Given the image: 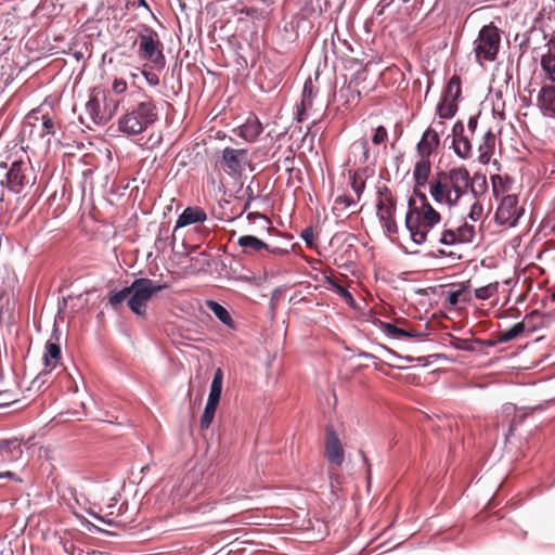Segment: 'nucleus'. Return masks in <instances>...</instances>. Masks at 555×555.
<instances>
[{"instance_id":"25","label":"nucleus","mask_w":555,"mask_h":555,"mask_svg":"<svg viewBox=\"0 0 555 555\" xmlns=\"http://www.w3.org/2000/svg\"><path fill=\"white\" fill-rule=\"evenodd\" d=\"M253 499L247 494L235 493L233 495H227L220 500V502H224L228 504H235L232 512L233 514L241 513L243 511L251 508L250 502Z\"/></svg>"},{"instance_id":"58","label":"nucleus","mask_w":555,"mask_h":555,"mask_svg":"<svg viewBox=\"0 0 555 555\" xmlns=\"http://www.w3.org/2000/svg\"><path fill=\"white\" fill-rule=\"evenodd\" d=\"M139 5L144 7L145 9L149 10V5L145 0H139Z\"/></svg>"},{"instance_id":"10","label":"nucleus","mask_w":555,"mask_h":555,"mask_svg":"<svg viewBox=\"0 0 555 555\" xmlns=\"http://www.w3.org/2000/svg\"><path fill=\"white\" fill-rule=\"evenodd\" d=\"M249 164V152L246 149L225 147L222 151L220 166L229 176H241Z\"/></svg>"},{"instance_id":"62","label":"nucleus","mask_w":555,"mask_h":555,"mask_svg":"<svg viewBox=\"0 0 555 555\" xmlns=\"http://www.w3.org/2000/svg\"><path fill=\"white\" fill-rule=\"evenodd\" d=\"M248 489L249 488H243V492L248 493L249 492Z\"/></svg>"},{"instance_id":"9","label":"nucleus","mask_w":555,"mask_h":555,"mask_svg":"<svg viewBox=\"0 0 555 555\" xmlns=\"http://www.w3.org/2000/svg\"><path fill=\"white\" fill-rule=\"evenodd\" d=\"M36 183L34 168L28 162L15 160L7 172V188L13 193H21L26 186Z\"/></svg>"},{"instance_id":"20","label":"nucleus","mask_w":555,"mask_h":555,"mask_svg":"<svg viewBox=\"0 0 555 555\" xmlns=\"http://www.w3.org/2000/svg\"><path fill=\"white\" fill-rule=\"evenodd\" d=\"M538 104L544 114H555V81L541 88Z\"/></svg>"},{"instance_id":"43","label":"nucleus","mask_w":555,"mask_h":555,"mask_svg":"<svg viewBox=\"0 0 555 555\" xmlns=\"http://www.w3.org/2000/svg\"><path fill=\"white\" fill-rule=\"evenodd\" d=\"M128 85L122 78H115L112 83V90L116 94H122L127 91Z\"/></svg>"},{"instance_id":"56","label":"nucleus","mask_w":555,"mask_h":555,"mask_svg":"<svg viewBox=\"0 0 555 555\" xmlns=\"http://www.w3.org/2000/svg\"><path fill=\"white\" fill-rule=\"evenodd\" d=\"M496 344H501L500 341H498V335L495 336V339L494 340H488L486 341V345L488 346H495Z\"/></svg>"},{"instance_id":"63","label":"nucleus","mask_w":555,"mask_h":555,"mask_svg":"<svg viewBox=\"0 0 555 555\" xmlns=\"http://www.w3.org/2000/svg\"><path fill=\"white\" fill-rule=\"evenodd\" d=\"M411 0H403V2H410Z\"/></svg>"},{"instance_id":"38","label":"nucleus","mask_w":555,"mask_h":555,"mask_svg":"<svg viewBox=\"0 0 555 555\" xmlns=\"http://www.w3.org/2000/svg\"><path fill=\"white\" fill-rule=\"evenodd\" d=\"M330 284L333 286V289L340 296L344 298L345 301L351 304L353 302V297L351 295V293L345 288L343 285H340L339 283H337L336 281H333L331 280L330 281Z\"/></svg>"},{"instance_id":"14","label":"nucleus","mask_w":555,"mask_h":555,"mask_svg":"<svg viewBox=\"0 0 555 555\" xmlns=\"http://www.w3.org/2000/svg\"><path fill=\"white\" fill-rule=\"evenodd\" d=\"M325 456L330 463L340 465L344 462V449L333 428L326 431Z\"/></svg>"},{"instance_id":"42","label":"nucleus","mask_w":555,"mask_h":555,"mask_svg":"<svg viewBox=\"0 0 555 555\" xmlns=\"http://www.w3.org/2000/svg\"><path fill=\"white\" fill-rule=\"evenodd\" d=\"M141 74L147 81V83L152 87H156L159 85V77L156 73L152 72V68L149 70L146 69V65H144L143 69L141 70Z\"/></svg>"},{"instance_id":"44","label":"nucleus","mask_w":555,"mask_h":555,"mask_svg":"<svg viewBox=\"0 0 555 555\" xmlns=\"http://www.w3.org/2000/svg\"><path fill=\"white\" fill-rule=\"evenodd\" d=\"M468 287L462 284L461 288L455 292H450L448 295V301L450 305L455 306L460 301V297Z\"/></svg>"},{"instance_id":"48","label":"nucleus","mask_w":555,"mask_h":555,"mask_svg":"<svg viewBox=\"0 0 555 555\" xmlns=\"http://www.w3.org/2000/svg\"><path fill=\"white\" fill-rule=\"evenodd\" d=\"M546 52L542 55V57H550L555 60V36H553L547 44H546Z\"/></svg>"},{"instance_id":"21","label":"nucleus","mask_w":555,"mask_h":555,"mask_svg":"<svg viewBox=\"0 0 555 555\" xmlns=\"http://www.w3.org/2000/svg\"><path fill=\"white\" fill-rule=\"evenodd\" d=\"M61 358L60 345L48 340L43 353L44 373L53 371L60 364Z\"/></svg>"},{"instance_id":"39","label":"nucleus","mask_w":555,"mask_h":555,"mask_svg":"<svg viewBox=\"0 0 555 555\" xmlns=\"http://www.w3.org/2000/svg\"><path fill=\"white\" fill-rule=\"evenodd\" d=\"M483 212V207L479 199H475V202L472 204L468 217L473 221H478L481 219Z\"/></svg>"},{"instance_id":"41","label":"nucleus","mask_w":555,"mask_h":555,"mask_svg":"<svg viewBox=\"0 0 555 555\" xmlns=\"http://www.w3.org/2000/svg\"><path fill=\"white\" fill-rule=\"evenodd\" d=\"M439 242L444 245H453L459 243L456 233L454 230H444L439 238Z\"/></svg>"},{"instance_id":"24","label":"nucleus","mask_w":555,"mask_h":555,"mask_svg":"<svg viewBox=\"0 0 555 555\" xmlns=\"http://www.w3.org/2000/svg\"><path fill=\"white\" fill-rule=\"evenodd\" d=\"M0 454L3 459H20L23 454L20 440L15 438L0 440Z\"/></svg>"},{"instance_id":"29","label":"nucleus","mask_w":555,"mask_h":555,"mask_svg":"<svg viewBox=\"0 0 555 555\" xmlns=\"http://www.w3.org/2000/svg\"><path fill=\"white\" fill-rule=\"evenodd\" d=\"M206 306L223 324H232V318L223 306H221L215 300H207Z\"/></svg>"},{"instance_id":"61","label":"nucleus","mask_w":555,"mask_h":555,"mask_svg":"<svg viewBox=\"0 0 555 555\" xmlns=\"http://www.w3.org/2000/svg\"><path fill=\"white\" fill-rule=\"evenodd\" d=\"M362 457H363L364 463H366L367 459H366V456L363 453H362Z\"/></svg>"},{"instance_id":"23","label":"nucleus","mask_w":555,"mask_h":555,"mask_svg":"<svg viewBox=\"0 0 555 555\" xmlns=\"http://www.w3.org/2000/svg\"><path fill=\"white\" fill-rule=\"evenodd\" d=\"M468 190L475 199L482 197L488 191V182L486 175L476 172L473 177L468 173Z\"/></svg>"},{"instance_id":"11","label":"nucleus","mask_w":555,"mask_h":555,"mask_svg":"<svg viewBox=\"0 0 555 555\" xmlns=\"http://www.w3.org/2000/svg\"><path fill=\"white\" fill-rule=\"evenodd\" d=\"M521 215L518 207V198L516 195H505L502 197L500 205L495 211V221L501 225L514 227Z\"/></svg>"},{"instance_id":"3","label":"nucleus","mask_w":555,"mask_h":555,"mask_svg":"<svg viewBox=\"0 0 555 555\" xmlns=\"http://www.w3.org/2000/svg\"><path fill=\"white\" fill-rule=\"evenodd\" d=\"M421 205L411 197L405 215V228L411 240L421 245L427 241L429 232L441 222V215L431 206L424 193H420Z\"/></svg>"},{"instance_id":"47","label":"nucleus","mask_w":555,"mask_h":555,"mask_svg":"<svg viewBox=\"0 0 555 555\" xmlns=\"http://www.w3.org/2000/svg\"><path fill=\"white\" fill-rule=\"evenodd\" d=\"M5 478L12 482H24V480L11 470L0 472V479Z\"/></svg>"},{"instance_id":"57","label":"nucleus","mask_w":555,"mask_h":555,"mask_svg":"<svg viewBox=\"0 0 555 555\" xmlns=\"http://www.w3.org/2000/svg\"><path fill=\"white\" fill-rule=\"evenodd\" d=\"M332 489V493L334 495H338V491H341L344 488L343 487H339V488H331Z\"/></svg>"},{"instance_id":"34","label":"nucleus","mask_w":555,"mask_h":555,"mask_svg":"<svg viewBox=\"0 0 555 555\" xmlns=\"http://www.w3.org/2000/svg\"><path fill=\"white\" fill-rule=\"evenodd\" d=\"M459 243H470L475 236V228L472 224L464 223L454 230Z\"/></svg>"},{"instance_id":"64","label":"nucleus","mask_w":555,"mask_h":555,"mask_svg":"<svg viewBox=\"0 0 555 555\" xmlns=\"http://www.w3.org/2000/svg\"><path fill=\"white\" fill-rule=\"evenodd\" d=\"M553 298H555V294H553Z\"/></svg>"},{"instance_id":"31","label":"nucleus","mask_w":555,"mask_h":555,"mask_svg":"<svg viewBox=\"0 0 555 555\" xmlns=\"http://www.w3.org/2000/svg\"><path fill=\"white\" fill-rule=\"evenodd\" d=\"M382 328L387 335L396 338H413L420 336L417 333L405 331L391 323H383Z\"/></svg>"},{"instance_id":"60","label":"nucleus","mask_w":555,"mask_h":555,"mask_svg":"<svg viewBox=\"0 0 555 555\" xmlns=\"http://www.w3.org/2000/svg\"><path fill=\"white\" fill-rule=\"evenodd\" d=\"M439 253L443 256H451L452 253H447L446 250H439Z\"/></svg>"},{"instance_id":"59","label":"nucleus","mask_w":555,"mask_h":555,"mask_svg":"<svg viewBox=\"0 0 555 555\" xmlns=\"http://www.w3.org/2000/svg\"><path fill=\"white\" fill-rule=\"evenodd\" d=\"M367 486L371 485V468L367 469V477H366Z\"/></svg>"},{"instance_id":"55","label":"nucleus","mask_w":555,"mask_h":555,"mask_svg":"<svg viewBox=\"0 0 555 555\" xmlns=\"http://www.w3.org/2000/svg\"><path fill=\"white\" fill-rule=\"evenodd\" d=\"M488 505L489 506H495L496 505V495H495V493L490 498V500L488 502Z\"/></svg>"},{"instance_id":"7","label":"nucleus","mask_w":555,"mask_h":555,"mask_svg":"<svg viewBox=\"0 0 555 555\" xmlns=\"http://www.w3.org/2000/svg\"><path fill=\"white\" fill-rule=\"evenodd\" d=\"M501 43L499 28L491 22L485 25L474 42V52L478 62H492L496 59Z\"/></svg>"},{"instance_id":"4","label":"nucleus","mask_w":555,"mask_h":555,"mask_svg":"<svg viewBox=\"0 0 555 555\" xmlns=\"http://www.w3.org/2000/svg\"><path fill=\"white\" fill-rule=\"evenodd\" d=\"M158 113L154 100L143 94V100L127 108L119 118L118 128L129 135L140 134L155 124Z\"/></svg>"},{"instance_id":"17","label":"nucleus","mask_w":555,"mask_h":555,"mask_svg":"<svg viewBox=\"0 0 555 555\" xmlns=\"http://www.w3.org/2000/svg\"><path fill=\"white\" fill-rule=\"evenodd\" d=\"M207 219V214L201 207H186L176 222V229L194 223H202Z\"/></svg>"},{"instance_id":"36","label":"nucleus","mask_w":555,"mask_h":555,"mask_svg":"<svg viewBox=\"0 0 555 555\" xmlns=\"http://www.w3.org/2000/svg\"><path fill=\"white\" fill-rule=\"evenodd\" d=\"M350 184L354 193L357 194L358 198H360L361 194L363 193L365 189V180L362 178V176L358 172H353L350 176Z\"/></svg>"},{"instance_id":"40","label":"nucleus","mask_w":555,"mask_h":555,"mask_svg":"<svg viewBox=\"0 0 555 555\" xmlns=\"http://www.w3.org/2000/svg\"><path fill=\"white\" fill-rule=\"evenodd\" d=\"M388 139V132L384 126H378L375 129V132L372 137V142L376 145H379L384 142H386Z\"/></svg>"},{"instance_id":"45","label":"nucleus","mask_w":555,"mask_h":555,"mask_svg":"<svg viewBox=\"0 0 555 555\" xmlns=\"http://www.w3.org/2000/svg\"><path fill=\"white\" fill-rule=\"evenodd\" d=\"M353 146H357L363 152V163H365L369 158V143L367 140L362 138L353 143Z\"/></svg>"},{"instance_id":"53","label":"nucleus","mask_w":555,"mask_h":555,"mask_svg":"<svg viewBox=\"0 0 555 555\" xmlns=\"http://www.w3.org/2000/svg\"><path fill=\"white\" fill-rule=\"evenodd\" d=\"M94 517L96 519H99L100 521L104 522L105 525L109 526V527H116L117 526V521L114 520V519H108V518H105V517L99 516V515H94Z\"/></svg>"},{"instance_id":"2","label":"nucleus","mask_w":555,"mask_h":555,"mask_svg":"<svg viewBox=\"0 0 555 555\" xmlns=\"http://www.w3.org/2000/svg\"><path fill=\"white\" fill-rule=\"evenodd\" d=\"M166 284H155L146 278L135 279L130 286L124 287L118 292H111L107 299L114 310H119L122 302L127 299L129 309L138 317L146 315L147 302L158 292L165 289Z\"/></svg>"},{"instance_id":"19","label":"nucleus","mask_w":555,"mask_h":555,"mask_svg":"<svg viewBox=\"0 0 555 555\" xmlns=\"http://www.w3.org/2000/svg\"><path fill=\"white\" fill-rule=\"evenodd\" d=\"M539 315H540L539 312L534 310L531 313L527 314L522 322H518V323L514 324L507 331L498 333L496 334L498 341L503 344V343H507V341H511V340L517 338L520 334L524 333V331L526 330V326L529 324V322L532 319L538 318Z\"/></svg>"},{"instance_id":"52","label":"nucleus","mask_w":555,"mask_h":555,"mask_svg":"<svg viewBox=\"0 0 555 555\" xmlns=\"http://www.w3.org/2000/svg\"><path fill=\"white\" fill-rule=\"evenodd\" d=\"M477 125H478V119L476 116H472L469 119H468V124H467V128H468V131L474 133L477 129Z\"/></svg>"},{"instance_id":"51","label":"nucleus","mask_w":555,"mask_h":555,"mask_svg":"<svg viewBox=\"0 0 555 555\" xmlns=\"http://www.w3.org/2000/svg\"><path fill=\"white\" fill-rule=\"evenodd\" d=\"M491 180L493 186V194L498 198L500 195L499 184L503 183L502 178L500 176H493Z\"/></svg>"},{"instance_id":"37","label":"nucleus","mask_w":555,"mask_h":555,"mask_svg":"<svg viewBox=\"0 0 555 555\" xmlns=\"http://www.w3.org/2000/svg\"><path fill=\"white\" fill-rule=\"evenodd\" d=\"M498 291L496 284H489L475 289V296L478 299L487 300Z\"/></svg>"},{"instance_id":"8","label":"nucleus","mask_w":555,"mask_h":555,"mask_svg":"<svg viewBox=\"0 0 555 555\" xmlns=\"http://www.w3.org/2000/svg\"><path fill=\"white\" fill-rule=\"evenodd\" d=\"M377 195V217L388 235L397 234L398 224L395 219L396 198L387 186L379 188Z\"/></svg>"},{"instance_id":"15","label":"nucleus","mask_w":555,"mask_h":555,"mask_svg":"<svg viewBox=\"0 0 555 555\" xmlns=\"http://www.w3.org/2000/svg\"><path fill=\"white\" fill-rule=\"evenodd\" d=\"M439 144L440 138L438 132L433 128H428L416 146L420 157H429L438 149Z\"/></svg>"},{"instance_id":"26","label":"nucleus","mask_w":555,"mask_h":555,"mask_svg":"<svg viewBox=\"0 0 555 555\" xmlns=\"http://www.w3.org/2000/svg\"><path fill=\"white\" fill-rule=\"evenodd\" d=\"M223 384V372L219 367L214 374V378L210 385V391L208 396V402L219 404Z\"/></svg>"},{"instance_id":"5","label":"nucleus","mask_w":555,"mask_h":555,"mask_svg":"<svg viewBox=\"0 0 555 555\" xmlns=\"http://www.w3.org/2000/svg\"><path fill=\"white\" fill-rule=\"evenodd\" d=\"M134 34V30H129L127 34ZM133 44L139 46L138 55L140 60L150 63V67L155 70H162L166 65V57L163 52V43L159 40L158 34L144 27V30L137 36L132 35Z\"/></svg>"},{"instance_id":"18","label":"nucleus","mask_w":555,"mask_h":555,"mask_svg":"<svg viewBox=\"0 0 555 555\" xmlns=\"http://www.w3.org/2000/svg\"><path fill=\"white\" fill-rule=\"evenodd\" d=\"M234 131L242 139L254 142L262 132V125L256 116H251Z\"/></svg>"},{"instance_id":"30","label":"nucleus","mask_w":555,"mask_h":555,"mask_svg":"<svg viewBox=\"0 0 555 555\" xmlns=\"http://www.w3.org/2000/svg\"><path fill=\"white\" fill-rule=\"evenodd\" d=\"M460 95H461V79L459 76L454 75L448 81V85H447V88H446L442 99L450 100V101L452 100V101L456 102L457 99L460 98Z\"/></svg>"},{"instance_id":"32","label":"nucleus","mask_w":555,"mask_h":555,"mask_svg":"<svg viewBox=\"0 0 555 555\" xmlns=\"http://www.w3.org/2000/svg\"><path fill=\"white\" fill-rule=\"evenodd\" d=\"M457 111L456 102L442 99L437 107V113L441 118H451Z\"/></svg>"},{"instance_id":"49","label":"nucleus","mask_w":555,"mask_h":555,"mask_svg":"<svg viewBox=\"0 0 555 555\" xmlns=\"http://www.w3.org/2000/svg\"><path fill=\"white\" fill-rule=\"evenodd\" d=\"M336 205H344L345 208L354 204V201L348 195H340L335 199Z\"/></svg>"},{"instance_id":"50","label":"nucleus","mask_w":555,"mask_h":555,"mask_svg":"<svg viewBox=\"0 0 555 555\" xmlns=\"http://www.w3.org/2000/svg\"><path fill=\"white\" fill-rule=\"evenodd\" d=\"M88 530L89 531H93V532H98V533H101V534H104L106 537H116L117 535V533H115L113 531H108V530L102 529V528L95 526L94 524H90L88 526Z\"/></svg>"},{"instance_id":"28","label":"nucleus","mask_w":555,"mask_h":555,"mask_svg":"<svg viewBox=\"0 0 555 555\" xmlns=\"http://www.w3.org/2000/svg\"><path fill=\"white\" fill-rule=\"evenodd\" d=\"M237 244L246 251H260L262 249L270 250L268 244L253 235H242L237 240Z\"/></svg>"},{"instance_id":"12","label":"nucleus","mask_w":555,"mask_h":555,"mask_svg":"<svg viewBox=\"0 0 555 555\" xmlns=\"http://www.w3.org/2000/svg\"><path fill=\"white\" fill-rule=\"evenodd\" d=\"M39 109H33L26 116V124L31 126L30 137L35 133L50 143L51 137L55 134V122L48 114L39 116Z\"/></svg>"},{"instance_id":"1","label":"nucleus","mask_w":555,"mask_h":555,"mask_svg":"<svg viewBox=\"0 0 555 555\" xmlns=\"http://www.w3.org/2000/svg\"><path fill=\"white\" fill-rule=\"evenodd\" d=\"M468 170L464 166L439 170L429 183V193L436 203L454 207L468 191Z\"/></svg>"},{"instance_id":"54","label":"nucleus","mask_w":555,"mask_h":555,"mask_svg":"<svg viewBox=\"0 0 555 555\" xmlns=\"http://www.w3.org/2000/svg\"><path fill=\"white\" fill-rule=\"evenodd\" d=\"M55 489H56L57 494L65 495L66 491H67V492H69V494L76 495V488L67 487V488H55Z\"/></svg>"},{"instance_id":"27","label":"nucleus","mask_w":555,"mask_h":555,"mask_svg":"<svg viewBox=\"0 0 555 555\" xmlns=\"http://www.w3.org/2000/svg\"><path fill=\"white\" fill-rule=\"evenodd\" d=\"M313 87L310 79L305 82L301 103L298 106V121H302L304 114L312 106Z\"/></svg>"},{"instance_id":"22","label":"nucleus","mask_w":555,"mask_h":555,"mask_svg":"<svg viewBox=\"0 0 555 555\" xmlns=\"http://www.w3.org/2000/svg\"><path fill=\"white\" fill-rule=\"evenodd\" d=\"M495 147V134L489 130L482 137V142L478 146L479 162L483 165L488 164L493 155Z\"/></svg>"},{"instance_id":"33","label":"nucleus","mask_w":555,"mask_h":555,"mask_svg":"<svg viewBox=\"0 0 555 555\" xmlns=\"http://www.w3.org/2000/svg\"><path fill=\"white\" fill-rule=\"evenodd\" d=\"M217 408H218V404L207 401L204 412H203V415L201 417V423H199L202 430H206L210 427V425L214 421Z\"/></svg>"},{"instance_id":"46","label":"nucleus","mask_w":555,"mask_h":555,"mask_svg":"<svg viewBox=\"0 0 555 555\" xmlns=\"http://www.w3.org/2000/svg\"><path fill=\"white\" fill-rule=\"evenodd\" d=\"M300 237L306 242V244L308 246L311 247L313 244V240H314L312 228L309 227V228H306L305 230H302Z\"/></svg>"},{"instance_id":"16","label":"nucleus","mask_w":555,"mask_h":555,"mask_svg":"<svg viewBox=\"0 0 555 555\" xmlns=\"http://www.w3.org/2000/svg\"><path fill=\"white\" fill-rule=\"evenodd\" d=\"M431 172V163L429 157H421L420 160L416 162L413 170V178L415 181L414 192L418 196L421 192H417L418 188H423L428 182V178Z\"/></svg>"},{"instance_id":"13","label":"nucleus","mask_w":555,"mask_h":555,"mask_svg":"<svg viewBox=\"0 0 555 555\" xmlns=\"http://www.w3.org/2000/svg\"><path fill=\"white\" fill-rule=\"evenodd\" d=\"M453 150L461 158H468L472 155L473 146L469 138L465 134V128L462 121H456L452 129Z\"/></svg>"},{"instance_id":"35","label":"nucleus","mask_w":555,"mask_h":555,"mask_svg":"<svg viewBox=\"0 0 555 555\" xmlns=\"http://www.w3.org/2000/svg\"><path fill=\"white\" fill-rule=\"evenodd\" d=\"M541 67L545 78L551 82H555V60L550 57H541Z\"/></svg>"},{"instance_id":"6","label":"nucleus","mask_w":555,"mask_h":555,"mask_svg":"<svg viewBox=\"0 0 555 555\" xmlns=\"http://www.w3.org/2000/svg\"><path fill=\"white\" fill-rule=\"evenodd\" d=\"M118 105V101L111 99L106 90L94 88L86 103V113L95 125H105L117 113Z\"/></svg>"}]
</instances>
